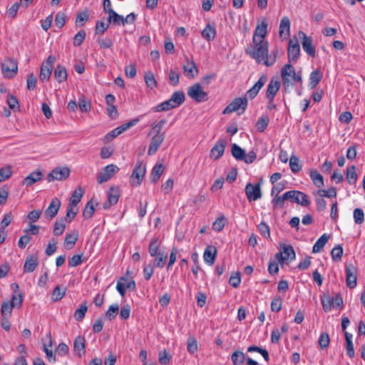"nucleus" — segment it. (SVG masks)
<instances>
[{
    "mask_svg": "<svg viewBox=\"0 0 365 365\" xmlns=\"http://www.w3.org/2000/svg\"><path fill=\"white\" fill-rule=\"evenodd\" d=\"M246 53L254 58L258 63H263L268 53V42L266 41H253L250 47L246 48Z\"/></svg>",
    "mask_w": 365,
    "mask_h": 365,
    "instance_id": "obj_1",
    "label": "nucleus"
},
{
    "mask_svg": "<svg viewBox=\"0 0 365 365\" xmlns=\"http://www.w3.org/2000/svg\"><path fill=\"white\" fill-rule=\"evenodd\" d=\"M281 76L283 84L287 88L292 85V80L295 83H302V81L301 73H297L294 66L290 63L285 64L283 66Z\"/></svg>",
    "mask_w": 365,
    "mask_h": 365,
    "instance_id": "obj_2",
    "label": "nucleus"
},
{
    "mask_svg": "<svg viewBox=\"0 0 365 365\" xmlns=\"http://www.w3.org/2000/svg\"><path fill=\"white\" fill-rule=\"evenodd\" d=\"M145 173L146 165L143 160H138L130 176L131 185L139 186L143 180Z\"/></svg>",
    "mask_w": 365,
    "mask_h": 365,
    "instance_id": "obj_3",
    "label": "nucleus"
},
{
    "mask_svg": "<svg viewBox=\"0 0 365 365\" xmlns=\"http://www.w3.org/2000/svg\"><path fill=\"white\" fill-rule=\"evenodd\" d=\"M187 95L197 103L205 102L209 98L208 93L204 91L199 83H196L188 88Z\"/></svg>",
    "mask_w": 365,
    "mask_h": 365,
    "instance_id": "obj_4",
    "label": "nucleus"
},
{
    "mask_svg": "<svg viewBox=\"0 0 365 365\" xmlns=\"http://www.w3.org/2000/svg\"><path fill=\"white\" fill-rule=\"evenodd\" d=\"M248 105V101L244 97L235 98L223 110V114H229L239 110H242L241 113H243Z\"/></svg>",
    "mask_w": 365,
    "mask_h": 365,
    "instance_id": "obj_5",
    "label": "nucleus"
},
{
    "mask_svg": "<svg viewBox=\"0 0 365 365\" xmlns=\"http://www.w3.org/2000/svg\"><path fill=\"white\" fill-rule=\"evenodd\" d=\"M1 70L4 76L6 78H11L17 73V61L11 58H7L1 64Z\"/></svg>",
    "mask_w": 365,
    "mask_h": 365,
    "instance_id": "obj_6",
    "label": "nucleus"
},
{
    "mask_svg": "<svg viewBox=\"0 0 365 365\" xmlns=\"http://www.w3.org/2000/svg\"><path fill=\"white\" fill-rule=\"evenodd\" d=\"M245 192L249 202L256 201L261 199L262 192L260 182L256 185L248 182L245 186Z\"/></svg>",
    "mask_w": 365,
    "mask_h": 365,
    "instance_id": "obj_7",
    "label": "nucleus"
},
{
    "mask_svg": "<svg viewBox=\"0 0 365 365\" xmlns=\"http://www.w3.org/2000/svg\"><path fill=\"white\" fill-rule=\"evenodd\" d=\"M285 198H287V200L296 202L302 206H308L310 204L308 196L304 192L297 190L286 192Z\"/></svg>",
    "mask_w": 365,
    "mask_h": 365,
    "instance_id": "obj_8",
    "label": "nucleus"
},
{
    "mask_svg": "<svg viewBox=\"0 0 365 365\" xmlns=\"http://www.w3.org/2000/svg\"><path fill=\"white\" fill-rule=\"evenodd\" d=\"M119 168L114 164L104 167L97 176V182L101 184L109 180L118 171Z\"/></svg>",
    "mask_w": 365,
    "mask_h": 365,
    "instance_id": "obj_9",
    "label": "nucleus"
},
{
    "mask_svg": "<svg viewBox=\"0 0 365 365\" xmlns=\"http://www.w3.org/2000/svg\"><path fill=\"white\" fill-rule=\"evenodd\" d=\"M345 268L346 286L350 289H354L357 285V269L354 264L351 263H346L345 264Z\"/></svg>",
    "mask_w": 365,
    "mask_h": 365,
    "instance_id": "obj_10",
    "label": "nucleus"
},
{
    "mask_svg": "<svg viewBox=\"0 0 365 365\" xmlns=\"http://www.w3.org/2000/svg\"><path fill=\"white\" fill-rule=\"evenodd\" d=\"M70 175V170L68 167L56 168L52 170L47 176L48 181L53 180H63L68 178Z\"/></svg>",
    "mask_w": 365,
    "mask_h": 365,
    "instance_id": "obj_11",
    "label": "nucleus"
},
{
    "mask_svg": "<svg viewBox=\"0 0 365 365\" xmlns=\"http://www.w3.org/2000/svg\"><path fill=\"white\" fill-rule=\"evenodd\" d=\"M138 118H134L130 121L117 127L116 128L113 129L106 135L105 138L106 140L109 141L113 140V138H116L117 136H118L119 135L129 129L130 127L136 125L138 123Z\"/></svg>",
    "mask_w": 365,
    "mask_h": 365,
    "instance_id": "obj_12",
    "label": "nucleus"
},
{
    "mask_svg": "<svg viewBox=\"0 0 365 365\" xmlns=\"http://www.w3.org/2000/svg\"><path fill=\"white\" fill-rule=\"evenodd\" d=\"M134 290L135 289V282L133 280H128L125 276L121 277L117 282L116 289L121 297H124L126 289Z\"/></svg>",
    "mask_w": 365,
    "mask_h": 365,
    "instance_id": "obj_13",
    "label": "nucleus"
},
{
    "mask_svg": "<svg viewBox=\"0 0 365 365\" xmlns=\"http://www.w3.org/2000/svg\"><path fill=\"white\" fill-rule=\"evenodd\" d=\"M267 81V76L264 75L262 76L255 85L245 93L244 98H247V101L248 99L252 100L255 98L260 89L264 86Z\"/></svg>",
    "mask_w": 365,
    "mask_h": 365,
    "instance_id": "obj_14",
    "label": "nucleus"
},
{
    "mask_svg": "<svg viewBox=\"0 0 365 365\" xmlns=\"http://www.w3.org/2000/svg\"><path fill=\"white\" fill-rule=\"evenodd\" d=\"M108 200L103 204V207L105 210L108 209L110 206L117 204L119 197L120 191L118 187L113 186L107 192Z\"/></svg>",
    "mask_w": 365,
    "mask_h": 365,
    "instance_id": "obj_15",
    "label": "nucleus"
},
{
    "mask_svg": "<svg viewBox=\"0 0 365 365\" xmlns=\"http://www.w3.org/2000/svg\"><path fill=\"white\" fill-rule=\"evenodd\" d=\"M165 139V134H156L155 133L150 140L148 150V155H154L160 145H162L163 142Z\"/></svg>",
    "mask_w": 365,
    "mask_h": 365,
    "instance_id": "obj_16",
    "label": "nucleus"
},
{
    "mask_svg": "<svg viewBox=\"0 0 365 365\" xmlns=\"http://www.w3.org/2000/svg\"><path fill=\"white\" fill-rule=\"evenodd\" d=\"M226 145L227 142L225 139L219 140L211 149L210 158L215 160L220 159L225 152Z\"/></svg>",
    "mask_w": 365,
    "mask_h": 365,
    "instance_id": "obj_17",
    "label": "nucleus"
},
{
    "mask_svg": "<svg viewBox=\"0 0 365 365\" xmlns=\"http://www.w3.org/2000/svg\"><path fill=\"white\" fill-rule=\"evenodd\" d=\"M288 58L289 62H296L300 53L299 44L297 39H290L288 46Z\"/></svg>",
    "mask_w": 365,
    "mask_h": 365,
    "instance_id": "obj_18",
    "label": "nucleus"
},
{
    "mask_svg": "<svg viewBox=\"0 0 365 365\" xmlns=\"http://www.w3.org/2000/svg\"><path fill=\"white\" fill-rule=\"evenodd\" d=\"M299 36L302 38V45L304 51L310 56L314 57L315 48L312 44V39L307 36L303 31L299 32Z\"/></svg>",
    "mask_w": 365,
    "mask_h": 365,
    "instance_id": "obj_19",
    "label": "nucleus"
},
{
    "mask_svg": "<svg viewBox=\"0 0 365 365\" xmlns=\"http://www.w3.org/2000/svg\"><path fill=\"white\" fill-rule=\"evenodd\" d=\"M60 207H61L60 200L56 197L53 199L52 201L51 202L50 205L47 207V209L45 210V212H44L45 217L46 218H48V220L53 219L56 216Z\"/></svg>",
    "mask_w": 365,
    "mask_h": 365,
    "instance_id": "obj_20",
    "label": "nucleus"
},
{
    "mask_svg": "<svg viewBox=\"0 0 365 365\" xmlns=\"http://www.w3.org/2000/svg\"><path fill=\"white\" fill-rule=\"evenodd\" d=\"M42 178L43 173L41 171L39 170H36L35 171L31 172L22 180V185H26V187L31 186L36 182L40 181Z\"/></svg>",
    "mask_w": 365,
    "mask_h": 365,
    "instance_id": "obj_21",
    "label": "nucleus"
},
{
    "mask_svg": "<svg viewBox=\"0 0 365 365\" xmlns=\"http://www.w3.org/2000/svg\"><path fill=\"white\" fill-rule=\"evenodd\" d=\"M38 264V258L36 255H29L27 256L24 265V272H32L35 270Z\"/></svg>",
    "mask_w": 365,
    "mask_h": 365,
    "instance_id": "obj_22",
    "label": "nucleus"
},
{
    "mask_svg": "<svg viewBox=\"0 0 365 365\" xmlns=\"http://www.w3.org/2000/svg\"><path fill=\"white\" fill-rule=\"evenodd\" d=\"M267 24L263 21L260 24H257L254 32L252 40L256 41H265L264 38L267 34Z\"/></svg>",
    "mask_w": 365,
    "mask_h": 365,
    "instance_id": "obj_23",
    "label": "nucleus"
},
{
    "mask_svg": "<svg viewBox=\"0 0 365 365\" xmlns=\"http://www.w3.org/2000/svg\"><path fill=\"white\" fill-rule=\"evenodd\" d=\"M280 88V82L278 80L272 78L267 88L266 98L268 100L274 99L275 95Z\"/></svg>",
    "mask_w": 365,
    "mask_h": 365,
    "instance_id": "obj_24",
    "label": "nucleus"
},
{
    "mask_svg": "<svg viewBox=\"0 0 365 365\" xmlns=\"http://www.w3.org/2000/svg\"><path fill=\"white\" fill-rule=\"evenodd\" d=\"M78 238V232L77 230H72L70 233L66 234L63 247L65 250H71L76 243Z\"/></svg>",
    "mask_w": 365,
    "mask_h": 365,
    "instance_id": "obj_25",
    "label": "nucleus"
},
{
    "mask_svg": "<svg viewBox=\"0 0 365 365\" xmlns=\"http://www.w3.org/2000/svg\"><path fill=\"white\" fill-rule=\"evenodd\" d=\"M183 71L186 76L193 78L198 73L195 63L192 60L187 58L186 63L183 66Z\"/></svg>",
    "mask_w": 365,
    "mask_h": 365,
    "instance_id": "obj_26",
    "label": "nucleus"
},
{
    "mask_svg": "<svg viewBox=\"0 0 365 365\" xmlns=\"http://www.w3.org/2000/svg\"><path fill=\"white\" fill-rule=\"evenodd\" d=\"M85 339L83 336H77L73 343L74 351L79 356H81L86 353L85 349Z\"/></svg>",
    "mask_w": 365,
    "mask_h": 365,
    "instance_id": "obj_27",
    "label": "nucleus"
},
{
    "mask_svg": "<svg viewBox=\"0 0 365 365\" xmlns=\"http://www.w3.org/2000/svg\"><path fill=\"white\" fill-rule=\"evenodd\" d=\"M201 34L207 41H213L216 36V29L213 26L207 24L205 28L202 31Z\"/></svg>",
    "mask_w": 365,
    "mask_h": 365,
    "instance_id": "obj_28",
    "label": "nucleus"
},
{
    "mask_svg": "<svg viewBox=\"0 0 365 365\" xmlns=\"http://www.w3.org/2000/svg\"><path fill=\"white\" fill-rule=\"evenodd\" d=\"M322 78V74L319 70L313 71L309 76V86L310 88H314Z\"/></svg>",
    "mask_w": 365,
    "mask_h": 365,
    "instance_id": "obj_29",
    "label": "nucleus"
},
{
    "mask_svg": "<svg viewBox=\"0 0 365 365\" xmlns=\"http://www.w3.org/2000/svg\"><path fill=\"white\" fill-rule=\"evenodd\" d=\"M83 195V191L81 187L74 190L69 200L68 206L76 207L77 205L81 202Z\"/></svg>",
    "mask_w": 365,
    "mask_h": 365,
    "instance_id": "obj_30",
    "label": "nucleus"
},
{
    "mask_svg": "<svg viewBox=\"0 0 365 365\" xmlns=\"http://www.w3.org/2000/svg\"><path fill=\"white\" fill-rule=\"evenodd\" d=\"M108 21L118 25H124L123 16L118 14L113 9H108Z\"/></svg>",
    "mask_w": 365,
    "mask_h": 365,
    "instance_id": "obj_31",
    "label": "nucleus"
},
{
    "mask_svg": "<svg viewBox=\"0 0 365 365\" xmlns=\"http://www.w3.org/2000/svg\"><path fill=\"white\" fill-rule=\"evenodd\" d=\"M151 256L155 257L154 261V266L157 267H163L166 259H167V255L165 252H150Z\"/></svg>",
    "mask_w": 365,
    "mask_h": 365,
    "instance_id": "obj_32",
    "label": "nucleus"
},
{
    "mask_svg": "<svg viewBox=\"0 0 365 365\" xmlns=\"http://www.w3.org/2000/svg\"><path fill=\"white\" fill-rule=\"evenodd\" d=\"M54 77L58 82L61 83L67 79V72L64 66L58 65L54 70Z\"/></svg>",
    "mask_w": 365,
    "mask_h": 365,
    "instance_id": "obj_33",
    "label": "nucleus"
},
{
    "mask_svg": "<svg viewBox=\"0 0 365 365\" xmlns=\"http://www.w3.org/2000/svg\"><path fill=\"white\" fill-rule=\"evenodd\" d=\"M164 171V167L162 164H156L152 169L150 173V180L153 182H157Z\"/></svg>",
    "mask_w": 365,
    "mask_h": 365,
    "instance_id": "obj_34",
    "label": "nucleus"
},
{
    "mask_svg": "<svg viewBox=\"0 0 365 365\" xmlns=\"http://www.w3.org/2000/svg\"><path fill=\"white\" fill-rule=\"evenodd\" d=\"M346 179L350 185H354L356 182L357 174L355 165H351L346 168Z\"/></svg>",
    "mask_w": 365,
    "mask_h": 365,
    "instance_id": "obj_35",
    "label": "nucleus"
},
{
    "mask_svg": "<svg viewBox=\"0 0 365 365\" xmlns=\"http://www.w3.org/2000/svg\"><path fill=\"white\" fill-rule=\"evenodd\" d=\"M331 235L329 234L322 235L316 242L312 247V251H320L324 248L328 240L330 239Z\"/></svg>",
    "mask_w": 365,
    "mask_h": 365,
    "instance_id": "obj_36",
    "label": "nucleus"
},
{
    "mask_svg": "<svg viewBox=\"0 0 365 365\" xmlns=\"http://www.w3.org/2000/svg\"><path fill=\"white\" fill-rule=\"evenodd\" d=\"M310 178L314 185L317 187H322L324 186V178L323 176L318 173L317 170H313L310 171Z\"/></svg>",
    "mask_w": 365,
    "mask_h": 365,
    "instance_id": "obj_37",
    "label": "nucleus"
},
{
    "mask_svg": "<svg viewBox=\"0 0 365 365\" xmlns=\"http://www.w3.org/2000/svg\"><path fill=\"white\" fill-rule=\"evenodd\" d=\"M88 310L87 303L84 302L79 305V307L74 312V318L76 321H82L86 315Z\"/></svg>",
    "mask_w": 365,
    "mask_h": 365,
    "instance_id": "obj_38",
    "label": "nucleus"
},
{
    "mask_svg": "<svg viewBox=\"0 0 365 365\" xmlns=\"http://www.w3.org/2000/svg\"><path fill=\"white\" fill-rule=\"evenodd\" d=\"M290 21L288 17L284 16L282 19L279 24V34L281 37L283 36L284 32L286 35H289Z\"/></svg>",
    "mask_w": 365,
    "mask_h": 365,
    "instance_id": "obj_39",
    "label": "nucleus"
},
{
    "mask_svg": "<svg viewBox=\"0 0 365 365\" xmlns=\"http://www.w3.org/2000/svg\"><path fill=\"white\" fill-rule=\"evenodd\" d=\"M52 68L49 64H42L40 69L39 78L42 81H48L51 75Z\"/></svg>",
    "mask_w": 365,
    "mask_h": 365,
    "instance_id": "obj_40",
    "label": "nucleus"
},
{
    "mask_svg": "<svg viewBox=\"0 0 365 365\" xmlns=\"http://www.w3.org/2000/svg\"><path fill=\"white\" fill-rule=\"evenodd\" d=\"M231 153L236 160L241 161H243L246 154L245 150L235 143L232 145Z\"/></svg>",
    "mask_w": 365,
    "mask_h": 365,
    "instance_id": "obj_41",
    "label": "nucleus"
},
{
    "mask_svg": "<svg viewBox=\"0 0 365 365\" xmlns=\"http://www.w3.org/2000/svg\"><path fill=\"white\" fill-rule=\"evenodd\" d=\"M345 339L346 344V353L350 358H353L355 355L354 345L352 343V334L349 332H345Z\"/></svg>",
    "mask_w": 365,
    "mask_h": 365,
    "instance_id": "obj_42",
    "label": "nucleus"
},
{
    "mask_svg": "<svg viewBox=\"0 0 365 365\" xmlns=\"http://www.w3.org/2000/svg\"><path fill=\"white\" fill-rule=\"evenodd\" d=\"M170 100L177 108L184 103L185 94L182 91H175L173 93Z\"/></svg>",
    "mask_w": 365,
    "mask_h": 365,
    "instance_id": "obj_43",
    "label": "nucleus"
},
{
    "mask_svg": "<svg viewBox=\"0 0 365 365\" xmlns=\"http://www.w3.org/2000/svg\"><path fill=\"white\" fill-rule=\"evenodd\" d=\"M176 107L175 105L172 103V101L169 99L168 101H165L158 106L154 107L153 108V111L155 112H160V111H167L170 109L175 108Z\"/></svg>",
    "mask_w": 365,
    "mask_h": 365,
    "instance_id": "obj_44",
    "label": "nucleus"
},
{
    "mask_svg": "<svg viewBox=\"0 0 365 365\" xmlns=\"http://www.w3.org/2000/svg\"><path fill=\"white\" fill-rule=\"evenodd\" d=\"M231 359L234 365H241L245 360V355L242 351H235L232 353Z\"/></svg>",
    "mask_w": 365,
    "mask_h": 365,
    "instance_id": "obj_45",
    "label": "nucleus"
},
{
    "mask_svg": "<svg viewBox=\"0 0 365 365\" xmlns=\"http://www.w3.org/2000/svg\"><path fill=\"white\" fill-rule=\"evenodd\" d=\"M289 167L292 173H297L302 169L299 163V159L296 155H292L289 159Z\"/></svg>",
    "mask_w": 365,
    "mask_h": 365,
    "instance_id": "obj_46",
    "label": "nucleus"
},
{
    "mask_svg": "<svg viewBox=\"0 0 365 365\" xmlns=\"http://www.w3.org/2000/svg\"><path fill=\"white\" fill-rule=\"evenodd\" d=\"M94 212H95V207H94L93 202L91 200H90L87 202V204L83 211V215L84 218L88 219V218H91L93 215Z\"/></svg>",
    "mask_w": 365,
    "mask_h": 365,
    "instance_id": "obj_47",
    "label": "nucleus"
},
{
    "mask_svg": "<svg viewBox=\"0 0 365 365\" xmlns=\"http://www.w3.org/2000/svg\"><path fill=\"white\" fill-rule=\"evenodd\" d=\"M145 81L147 86L151 89L154 88L157 86L156 80L152 72L148 71L145 74Z\"/></svg>",
    "mask_w": 365,
    "mask_h": 365,
    "instance_id": "obj_48",
    "label": "nucleus"
},
{
    "mask_svg": "<svg viewBox=\"0 0 365 365\" xmlns=\"http://www.w3.org/2000/svg\"><path fill=\"white\" fill-rule=\"evenodd\" d=\"M269 118L268 116H262L256 123V128L259 132H263L267 128Z\"/></svg>",
    "mask_w": 365,
    "mask_h": 365,
    "instance_id": "obj_49",
    "label": "nucleus"
},
{
    "mask_svg": "<svg viewBox=\"0 0 365 365\" xmlns=\"http://www.w3.org/2000/svg\"><path fill=\"white\" fill-rule=\"evenodd\" d=\"M66 294V288H61L56 286L52 293V299L54 302L61 300Z\"/></svg>",
    "mask_w": 365,
    "mask_h": 365,
    "instance_id": "obj_50",
    "label": "nucleus"
},
{
    "mask_svg": "<svg viewBox=\"0 0 365 365\" xmlns=\"http://www.w3.org/2000/svg\"><path fill=\"white\" fill-rule=\"evenodd\" d=\"M330 339L327 333H322L319 336L318 344L322 349H327L329 345Z\"/></svg>",
    "mask_w": 365,
    "mask_h": 365,
    "instance_id": "obj_51",
    "label": "nucleus"
},
{
    "mask_svg": "<svg viewBox=\"0 0 365 365\" xmlns=\"http://www.w3.org/2000/svg\"><path fill=\"white\" fill-rule=\"evenodd\" d=\"M317 195H319L321 197H336V189L335 187H331L328 190H319L317 191Z\"/></svg>",
    "mask_w": 365,
    "mask_h": 365,
    "instance_id": "obj_52",
    "label": "nucleus"
},
{
    "mask_svg": "<svg viewBox=\"0 0 365 365\" xmlns=\"http://www.w3.org/2000/svg\"><path fill=\"white\" fill-rule=\"evenodd\" d=\"M277 50H273L271 51L270 54H267L266 58H264V64L266 66H272L277 59Z\"/></svg>",
    "mask_w": 365,
    "mask_h": 365,
    "instance_id": "obj_53",
    "label": "nucleus"
},
{
    "mask_svg": "<svg viewBox=\"0 0 365 365\" xmlns=\"http://www.w3.org/2000/svg\"><path fill=\"white\" fill-rule=\"evenodd\" d=\"M66 228L64 220L62 219L60 222L56 221L53 227V234L56 236H59L63 234Z\"/></svg>",
    "mask_w": 365,
    "mask_h": 365,
    "instance_id": "obj_54",
    "label": "nucleus"
},
{
    "mask_svg": "<svg viewBox=\"0 0 365 365\" xmlns=\"http://www.w3.org/2000/svg\"><path fill=\"white\" fill-rule=\"evenodd\" d=\"M78 213V209L68 206L66 212V217H64L63 220L68 222H71L76 217V215Z\"/></svg>",
    "mask_w": 365,
    "mask_h": 365,
    "instance_id": "obj_55",
    "label": "nucleus"
},
{
    "mask_svg": "<svg viewBox=\"0 0 365 365\" xmlns=\"http://www.w3.org/2000/svg\"><path fill=\"white\" fill-rule=\"evenodd\" d=\"M287 200V198H285V193L282 196H275L272 200V205L274 209L277 207H283L284 201Z\"/></svg>",
    "mask_w": 365,
    "mask_h": 365,
    "instance_id": "obj_56",
    "label": "nucleus"
},
{
    "mask_svg": "<svg viewBox=\"0 0 365 365\" xmlns=\"http://www.w3.org/2000/svg\"><path fill=\"white\" fill-rule=\"evenodd\" d=\"M241 282V276L240 272L232 273L230 277L229 283L234 288H237L240 286Z\"/></svg>",
    "mask_w": 365,
    "mask_h": 365,
    "instance_id": "obj_57",
    "label": "nucleus"
},
{
    "mask_svg": "<svg viewBox=\"0 0 365 365\" xmlns=\"http://www.w3.org/2000/svg\"><path fill=\"white\" fill-rule=\"evenodd\" d=\"M86 31L83 30L79 31L74 36L73 38V46H79L82 44L85 38H86Z\"/></svg>",
    "mask_w": 365,
    "mask_h": 365,
    "instance_id": "obj_58",
    "label": "nucleus"
},
{
    "mask_svg": "<svg viewBox=\"0 0 365 365\" xmlns=\"http://www.w3.org/2000/svg\"><path fill=\"white\" fill-rule=\"evenodd\" d=\"M169 81L171 85L176 86L180 82V73L176 70H170L169 73Z\"/></svg>",
    "mask_w": 365,
    "mask_h": 365,
    "instance_id": "obj_59",
    "label": "nucleus"
},
{
    "mask_svg": "<svg viewBox=\"0 0 365 365\" xmlns=\"http://www.w3.org/2000/svg\"><path fill=\"white\" fill-rule=\"evenodd\" d=\"M119 307L117 304H112L109 307L107 310L106 315L110 319L112 320L115 318L116 315L118 313Z\"/></svg>",
    "mask_w": 365,
    "mask_h": 365,
    "instance_id": "obj_60",
    "label": "nucleus"
},
{
    "mask_svg": "<svg viewBox=\"0 0 365 365\" xmlns=\"http://www.w3.org/2000/svg\"><path fill=\"white\" fill-rule=\"evenodd\" d=\"M354 220L356 224L361 225L364 221V214L361 208H356L354 210Z\"/></svg>",
    "mask_w": 365,
    "mask_h": 365,
    "instance_id": "obj_61",
    "label": "nucleus"
},
{
    "mask_svg": "<svg viewBox=\"0 0 365 365\" xmlns=\"http://www.w3.org/2000/svg\"><path fill=\"white\" fill-rule=\"evenodd\" d=\"M171 357V355L166 350H163L159 353V362L162 365H167L170 363Z\"/></svg>",
    "mask_w": 365,
    "mask_h": 365,
    "instance_id": "obj_62",
    "label": "nucleus"
},
{
    "mask_svg": "<svg viewBox=\"0 0 365 365\" xmlns=\"http://www.w3.org/2000/svg\"><path fill=\"white\" fill-rule=\"evenodd\" d=\"M11 174L12 171L10 166L1 168L0 169V182L9 178Z\"/></svg>",
    "mask_w": 365,
    "mask_h": 365,
    "instance_id": "obj_63",
    "label": "nucleus"
},
{
    "mask_svg": "<svg viewBox=\"0 0 365 365\" xmlns=\"http://www.w3.org/2000/svg\"><path fill=\"white\" fill-rule=\"evenodd\" d=\"M321 300L324 310L325 312L330 311L333 304L332 298L330 297L323 296L321 298Z\"/></svg>",
    "mask_w": 365,
    "mask_h": 365,
    "instance_id": "obj_64",
    "label": "nucleus"
}]
</instances>
